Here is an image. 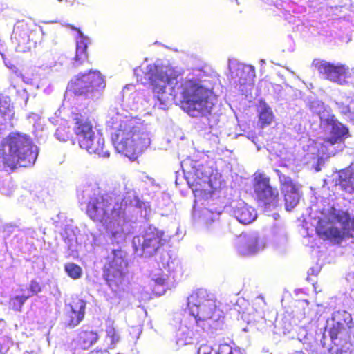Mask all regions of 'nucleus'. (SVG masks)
Returning a JSON list of instances; mask_svg holds the SVG:
<instances>
[{
    "mask_svg": "<svg viewBox=\"0 0 354 354\" xmlns=\"http://www.w3.org/2000/svg\"><path fill=\"white\" fill-rule=\"evenodd\" d=\"M142 73L151 87L154 106L166 109L174 100L192 117H205L210 114L214 104V79L201 69H194L183 78L172 67L160 60L134 69L137 76Z\"/></svg>",
    "mask_w": 354,
    "mask_h": 354,
    "instance_id": "1",
    "label": "nucleus"
},
{
    "mask_svg": "<svg viewBox=\"0 0 354 354\" xmlns=\"http://www.w3.org/2000/svg\"><path fill=\"white\" fill-rule=\"evenodd\" d=\"M80 198L87 203L86 214L93 221L101 223L110 235L112 243L122 244L128 234L131 232L134 218L133 212L140 209L141 215L147 217L151 212L148 203L139 200L136 192L126 189L124 196L115 192L102 194L96 185L84 187Z\"/></svg>",
    "mask_w": 354,
    "mask_h": 354,
    "instance_id": "2",
    "label": "nucleus"
},
{
    "mask_svg": "<svg viewBox=\"0 0 354 354\" xmlns=\"http://www.w3.org/2000/svg\"><path fill=\"white\" fill-rule=\"evenodd\" d=\"M106 125L116 151L122 155L141 153L151 144L150 127L136 117H132L119 103L111 105Z\"/></svg>",
    "mask_w": 354,
    "mask_h": 354,
    "instance_id": "3",
    "label": "nucleus"
},
{
    "mask_svg": "<svg viewBox=\"0 0 354 354\" xmlns=\"http://www.w3.org/2000/svg\"><path fill=\"white\" fill-rule=\"evenodd\" d=\"M187 308L196 326L203 330H216L222 324L223 312L214 295L205 289H198L187 297Z\"/></svg>",
    "mask_w": 354,
    "mask_h": 354,
    "instance_id": "4",
    "label": "nucleus"
},
{
    "mask_svg": "<svg viewBox=\"0 0 354 354\" xmlns=\"http://www.w3.org/2000/svg\"><path fill=\"white\" fill-rule=\"evenodd\" d=\"M316 230L321 238L341 244L343 241L354 238V218L332 207L319 220Z\"/></svg>",
    "mask_w": 354,
    "mask_h": 354,
    "instance_id": "5",
    "label": "nucleus"
},
{
    "mask_svg": "<svg viewBox=\"0 0 354 354\" xmlns=\"http://www.w3.org/2000/svg\"><path fill=\"white\" fill-rule=\"evenodd\" d=\"M326 327L333 344L330 350L336 354H350V338L354 335V322L351 314L345 310L335 312L327 322Z\"/></svg>",
    "mask_w": 354,
    "mask_h": 354,
    "instance_id": "6",
    "label": "nucleus"
},
{
    "mask_svg": "<svg viewBox=\"0 0 354 354\" xmlns=\"http://www.w3.org/2000/svg\"><path fill=\"white\" fill-rule=\"evenodd\" d=\"M71 118L73 122V131L78 138L79 145L90 153L95 155H110L109 151H104V140L99 138L94 142L93 125L86 115L72 111Z\"/></svg>",
    "mask_w": 354,
    "mask_h": 354,
    "instance_id": "7",
    "label": "nucleus"
},
{
    "mask_svg": "<svg viewBox=\"0 0 354 354\" xmlns=\"http://www.w3.org/2000/svg\"><path fill=\"white\" fill-rule=\"evenodd\" d=\"M106 86L104 77L98 71H89L79 73L68 84V88L75 95L96 100L100 98Z\"/></svg>",
    "mask_w": 354,
    "mask_h": 354,
    "instance_id": "8",
    "label": "nucleus"
},
{
    "mask_svg": "<svg viewBox=\"0 0 354 354\" xmlns=\"http://www.w3.org/2000/svg\"><path fill=\"white\" fill-rule=\"evenodd\" d=\"M326 121L330 127V136L325 141V145H322L317 151H315L317 146H309L312 150L307 155H335L342 152L344 148V140L351 136L348 127L334 117L327 119ZM311 145H317V142L312 141Z\"/></svg>",
    "mask_w": 354,
    "mask_h": 354,
    "instance_id": "9",
    "label": "nucleus"
},
{
    "mask_svg": "<svg viewBox=\"0 0 354 354\" xmlns=\"http://www.w3.org/2000/svg\"><path fill=\"white\" fill-rule=\"evenodd\" d=\"M40 33L44 35L42 27L38 28L32 22L17 21L13 28L11 41L17 52L26 53L40 41Z\"/></svg>",
    "mask_w": 354,
    "mask_h": 354,
    "instance_id": "10",
    "label": "nucleus"
},
{
    "mask_svg": "<svg viewBox=\"0 0 354 354\" xmlns=\"http://www.w3.org/2000/svg\"><path fill=\"white\" fill-rule=\"evenodd\" d=\"M228 69L230 85L245 97L251 95L255 77L254 67L241 63L236 59H229Z\"/></svg>",
    "mask_w": 354,
    "mask_h": 354,
    "instance_id": "11",
    "label": "nucleus"
},
{
    "mask_svg": "<svg viewBox=\"0 0 354 354\" xmlns=\"http://www.w3.org/2000/svg\"><path fill=\"white\" fill-rule=\"evenodd\" d=\"M164 232L154 226L149 225L142 234L134 236L132 241L135 252L139 257H150L165 244Z\"/></svg>",
    "mask_w": 354,
    "mask_h": 354,
    "instance_id": "12",
    "label": "nucleus"
},
{
    "mask_svg": "<svg viewBox=\"0 0 354 354\" xmlns=\"http://www.w3.org/2000/svg\"><path fill=\"white\" fill-rule=\"evenodd\" d=\"M127 266V253L120 247L112 248L104 264V276L109 286L118 287L122 283Z\"/></svg>",
    "mask_w": 354,
    "mask_h": 354,
    "instance_id": "13",
    "label": "nucleus"
},
{
    "mask_svg": "<svg viewBox=\"0 0 354 354\" xmlns=\"http://www.w3.org/2000/svg\"><path fill=\"white\" fill-rule=\"evenodd\" d=\"M1 155H39V147L25 133L12 132L1 140Z\"/></svg>",
    "mask_w": 354,
    "mask_h": 354,
    "instance_id": "14",
    "label": "nucleus"
},
{
    "mask_svg": "<svg viewBox=\"0 0 354 354\" xmlns=\"http://www.w3.org/2000/svg\"><path fill=\"white\" fill-rule=\"evenodd\" d=\"M254 189L259 202L266 209H274L278 205V191L270 185V178L263 172L254 174Z\"/></svg>",
    "mask_w": 354,
    "mask_h": 354,
    "instance_id": "15",
    "label": "nucleus"
},
{
    "mask_svg": "<svg viewBox=\"0 0 354 354\" xmlns=\"http://www.w3.org/2000/svg\"><path fill=\"white\" fill-rule=\"evenodd\" d=\"M319 73L326 80L339 85L345 84L348 77L349 68L340 62L331 63L320 59H315L312 62Z\"/></svg>",
    "mask_w": 354,
    "mask_h": 354,
    "instance_id": "16",
    "label": "nucleus"
},
{
    "mask_svg": "<svg viewBox=\"0 0 354 354\" xmlns=\"http://www.w3.org/2000/svg\"><path fill=\"white\" fill-rule=\"evenodd\" d=\"M275 172L278 176L281 191L284 196L286 209L291 210L298 204L300 200L299 187L293 183L290 177L283 174L281 171L276 169Z\"/></svg>",
    "mask_w": 354,
    "mask_h": 354,
    "instance_id": "17",
    "label": "nucleus"
},
{
    "mask_svg": "<svg viewBox=\"0 0 354 354\" xmlns=\"http://www.w3.org/2000/svg\"><path fill=\"white\" fill-rule=\"evenodd\" d=\"M266 246V240L253 232L240 236L238 251L242 255H252L262 251Z\"/></svg>",
    "mask_w": 354,
    "mask_h": 354,
    "instance_id": "18",
    "label": "nucleus"
},
{
    "mask_svg": "<svg viewBox=\"0 0 354 354\" xmlns=\"http://www.w3.org/2000/svg\"><path fill=\"white\" fill-rule=\"evenodd\" d=\"M198 158V156H186L180 161L182 169L184 171L194 174L203 183H207L211 181L210 171L204 167V161Z\"/></svg>",
    "mask_w": 354,
    "mask_h": 354,
    "instance_id": "19",
    "label": "nucleus"
},
{
    "mask_svg": "<svg viewBox=\"0 0 354 354\" xmlns=\"http://www.w3.org/2000/svg\"><path fill=\"white\" fill-rule=\"evenodd\" d=\"M232 215L243 225H248L257 218L255 209L249 206L243 201L234 202L232 204Z\"/></svg>",
    "mask_w": 354,
    "mask_h": 354,
    "instance_id": "20",
    "label": "nucleus"
},
{
    "mask_svg": "<svg viewBox=\"0 0 354 354\" xmlns=\"http://www.w3.org/2000/svg\"><path fill=\"white\" fill-rule=\"evenodd\" d=\"M72 30L77 31V35L75 37L76 40V53L74 58L73 65L74 66H78L81 65L88 58L87 48L88 44H91V39L87 36L84 35V33L75 26L68 24Z\"/></svg>",
    "mask_w": 354,
    "mask_h": 354,
    "instance_id": "21",
    "label": "nucleus"
},
{
    "mask_svg": "<svg viewBox=\"0 0 354 354\" xmlns=\"http://www.w3.org/2000/svg\"><path fill=\"white\" fill-rule=\"evenodd\" d=\"M37 156H0V169L13 170L17 167L32 166Z\"/></svg>",
    "mask_w": 354,
    "mask_h": 354,
    "instance_id": "22",
    "label": "nucleus"
},
{
    "mask_svg": "<svg viewBox=\"0 0 354 354\" xmlns=\"http://www.w3.org/2000/svg\"><path fill=\"white\" fill-rule=\"evenodd\" d=\"M70 310L67 312L66 324L70 328L77 326L84 319L86 302L80 299H75L69 305Z\"/></svg>",
    "mask_w": 354,
    "mask_h": 354,
    "instance_id": "23",
    "label": "nucleus"
},
{
    "mask_svg": "<svg viewBox=\"0 0 354 354\" xmlns=\"http://www.w3.org/2000/svg\"><path fill=\"white\" fill-rule=\"evenodd\" d=\"M335 109L348 122L354 124V98L341 95L334 100Z\"/></svg>",
    "mask_w": 354,
    "mask_h": 354,
    "instance_id": "24",
    "label": "nucleus"
},
{
    "mask_svg": "<svg viewBox=\"0 0 354 354\" xmlns=\"http://www.w3.org/2000/svg\"><path fill=\"white\" fill-rule=\"evenodd\" d=\"M335 185H339L341 189L348 193L354 192V165L341 170L333 178Z\"/></svg>",
    "mask_w": 354,
    "mask_h": 354,
    "instance_id": "25",
    "label": "nucleus"
},
{
    "mask_svg": "<svg viewBox=\"0 0 354 354\" xmlns=\"http://www.w3.org/2000/svg\"><path fill=\"white\" fill-rule=\"evenodd\" d=\"M201 330V328L196 327L191 319L189 326L183 325L180 327L177 333V344L179 346L192 344L197 338Z\"/></svg>",
    "mask_w": 354,
    "mask_h": 354,
    "instance_id": "26",
    "label": "nucleus"
},
{
    "mask_svg": "<svg viewBox=\"0 0 354 354\" xmlns=\"http://www.w3.org/2000/svg\"><path fill=\"white\" fill-rule=\"evenodd\" d=\"M77 229L72 226H68L65 228L62 236L66 244L68 254L69 256L75 257L78 255V251L81 247L78 243Z\"/></svg>",
    "mask_w": 354,
    "mask_h": 354,
    "instance_id": "27",
    "label": "nucleus"
},
{
    "mask_svg": "<svg viewBox=\"0 0 354 354\" xmlns=\"http://www.w3.org/2000/svg\"><path fill=\"white\" fill-rule=\"evenodd\" d=\"M99 339L98 334L93 330H80L75 341L82 349H88Z\"/></svg>",
    "mask_w": 354,
    "mask_h": 354,
    "instance_id": "28",
    "label": "nucleus"
},
{
    "mask_svg": "<svg viewBox=\"0 0 354 354\" xmlns=\"http://www.w3.org/2000/svg\"><path fill=\"white\" fill-rule=\"evenodd\" d=\"M161 263L164 268L167 269L169 272L181 274V263L180 259L177 257H172L168 253H166L163 254Z\"/></svg>",
    "mask_w": 354,
    "mask_h": 354,
    "instance_id": "29",
    "label": "nucleus"
},
{
    "mask_svg": "<svg viewBox=\"0 0 354 354\" xmlns=\"http://www.w3.org/2000/svg\"><path fill=\"white\" fill-rule=\"evenodd\" d=\"M50 122L53 124H57L60 122L59 127L57 129L55 136L59 141H66L71 137L70 128L66 125V121L62 118L60 120L55 119V118H50Z\"/></svg>",
    "mask_w": 354,
    "mask_h": 354,
    "instance_id": "30",
    "label": "nucleus"
},
{
    "mask_svg": "<svg viewBox=\"0 0 354 354\" xmlns=\"http://www.w3.org/2000/svg\"><path fill=\"white\" fill-rule=\"evenodd\" d=\"M298 339L303 344L306 351L314 353L317 350V342L312 334H308L306 330H302L299 333Z\"/></svg>",
    "mask_w": 354,
    "mask_h": 354,
    "instance_id": "31",
    "label": "nucleus"
},
{
    "mask_svg": "<svg viewBox=\"0 0 354 354\" xmlns=\"http://www.w3.org/2000/svg\"><path fill=\"white\" fill-rule=\"evenodd\" d=\"M0 118L5 122L10 120L14 115L8 96L0 95Z\"/></svg>",
    "mask_w": 354,
    "mask_h": 354,
    "instance_id": "32",
    "label": "nucleus"
},
{
    "mask_svg": "<svg viewBox=\"0 0 354 354\" xmlns=\"http://www.w3.org/2000/svg\"><path fill=\"white\" fill-rule=\"evenodd\" d=\"M166 275L163 274L160 270L157 273L151 274V281L154 282L153 291L155 293L162 295L165 292Z\"/></svg>",
    "mask_w": 354,
    "mask_h": 354,
    "instance_id": "33",
    "label": "nucleus"
},
{
    "mask_svg": "<svg viewBox=\"0 0 354 354\" xmlns=\"http://www.w3.org/2000/svg\"><path fill=\"white\" fill-rule=\"evenodd\" d=\"M274 241L280 245H285L288 241V236L283 225L276 223L272 228Z\"/></svg>",
    "mask_w": 354,
    "mask_h": 354,
    "instance_id": "34",
    "label": "nucleus"
},
{
    "mask_svg": "<svg viewBox=\"0 0 354 354\" xmlns=\"http://www.w3.org/2000/svg\"><path fill=\"white\" fill-rule=\"evenodd\" d=\"M273 118L272 109L266 104L261 105L259 112V122L261 123L262 127L264 125L270 124Z\"/></svg>",
    "mask_w": 354,
    "mask_h": 354,
    "instance_id": "35",
    "label": "nucleus"
},
{
    "mask_svg": "<svg viewBox=\"0 0 354 354\" xmlns=\"http://www.w3.org/2000/svg\"><path fill=\"white\" fill-rule=\"evenodd\" d=\"M30 297L29 294H21L11 297L9 301V308L15 311H21L23 305Z\"/></svg>",
    "mask_w": 354,
    "mask_h": 354,
    "instance_id": "36",
    "label": "nucleus"
},
{
    "mask_svg": "<svg viewBox=\"0 0 354 354\" xmlns=\"http://www.w3.org/2000/svg\"><path fill=\"white\" fill-rule=\"evenodd\" d=\"M329 156H313L311 160L308 162L310 168L315 169V171H319L324 167L326 162L328 161Z\"/></svg>",
    "mask_w": 354,
    "mask_h": 354,
    "instance_id": "37",
    "label": "nucleus"
},
{
    "mask_svg": "<svg viewBox=\"0 0 354 354\" xmlns=\"http://www.w3.org/2000/svg\"><path fill=\"white\" fill-rule=\"evenodd\" d=\"M64 270L67 274L73 279H80L82 275V268L74 263H66Z\"/></svg>",
    "mask_w": 354,
    "mask_h": 354,
    "instance_id": "38",
    "label": "nucleus"
},
{
    "mask_svg": "<svg viewBox=\"0 0 354 354\" xmlns=\"http://www.w3.org/2000/svg\"><path fill=\"white\" fill-rule=\"evenodd\" d=\"M220 354H245L244 351L239 347H232L229 344H222L219 346Z\"/></svg>",
    "mask_w": 354,
    "mask_h": 354,
    "instance_id": "39",
    "label": "nucleus"
},
{
    "mask_svg": "<svg viewBox=\"0 0 354 354\" xmlns=\"http://www.w3.org/2000/svg\"><path fill=\"white\" fill-rule=\"evenodd\" d=\"M106 337H109L111 340L109 348H113L115 344L119 341V337L116 334L115 330L112 327L107 328Z\"/></svg>",
    "mask_w": 354,
    "mask_h": 354,
    "instance_id": "40",
    "label": "nucleus"
},
{
    "mask_svg": "<svg viewBox=\"0 0 354 354\" xmlns=\"http://www.w3.org/2000/svg\"><path fill=\"white\" fill-rule=\"evenodd\" d=\"M197 354H220L218 351L213 349L210 346L201 345L198 349Z\"/></svg>",
    "mask_w": 354,
    "mask_h": 354,
    "instance_id": "41",
    "label": "nucleus"
},
{
    "mask_svg": "<svg viewBox=\"0 0 354 354\" xmlns=\"http://www.w3.org/2000/svg\"><path fill=\"white\" fill-rule=\"evenodd\" d=\"M6 66L11 69L12 72L13 73H15L16 76L21 77L24 82H25L26 84H32V79H30L29 77H26L24 75H23L21 72L16 66H9L7 64H6Z\"/></svg>",
    "mask_w": 354,
    "mask_h": 354,
    "instance_id": "42",
    "label": "nucleus"
},
{
    "mask_svg": "<svg viewBox=\"0 0 354 354\" xmlns=\"http://www.w3.org/2000/svg\"><path fill=\"white\" fill-rule=\"evenodd\" d=\"M1 192L6 196H11L13 192V185L10 181H5Z\"/></svg>",
    "mask_w": 354,
    "mask_h": 354,
    "instance_id": "43",
    "label": "nucleus"
},
{
    "mask_svg": "<svg viewBox=\"0 0 354 354\" xmlns=\"http://www.w3.org/2000/svg\"><path fill=\"white\" fill-rule=\"evenodd\" d=\"M41 290V286L39 283L35 281H31L30 286H29V291L32 293L30 295L32 296L34 295L37 294Z\"/></svg>",
    "mask_w": 354,
    "mask_h": 354,
    "instance_id": "44",
    "label": "nucleus"
},
{
    "mask_svg": "<svg viewBox=\"0 0 354 354\" xmlns=\"http://www.w3.org/2000/svg\"><path fill=\"white\" fill-rule=\"evenodd\" d=\"M194 180L196 181V187L192 188V190L198 191L200 189H206L207 187L210 186L209 185L210 181L207 183H204L201 180H199L198 179H197L196 178H195Z\"/></svg>",
    "mask_w": 354,
    "mask_h": 354,
    "instance_id": "45",
    "label": "nucleus"
},
{
    "mask_svg": "<svg viewBox=\"0 0 354 354\" xmlns=\"http://www.w3.org/2000/svg\"><path fill=\"white\" fill-rule=\"evenodd\" d=\"M27 118L29 120L30 122L34 123L33 126L35 128H36L37 123L40 120L39 115L35 113H30L28 114Z\"/></svg>",
    "mask_w": 354,
    "mask_h": 354,
    "instance_id": "46",
    "label": "nucleus"
},
{
    "mask_svg": "<svg viewBox=\"0 0 354 354\" xmlns=\"http://www.w3.org/2000/svg\"><path fill=\"white\" fill-rule=\"evenodd\" d=\"M203 214L205 217H209V216H211V220L212 221L215 220L216 218V217L218 216V214H213L210 211H209L208 209H205L203 212Z\"/></svg>",
    "mask_w": 354,
    "mask_h": 354,
    "instance_id": "47",
    "label": "nucleus"
},
{
    "mask_svg": "<svg viewBox=\"0 0 354 354\" xmlns=\"http://www.w3.org/2000/svg\"><path fill=\"white\" fill-rule=\"evenodd\" d=\"M134 90V86L133 85H127L122 90V97H124V95L126 94H127V91H133Z\"/></svg>",
    "mask_w": 354,
    "mask_h": 354,
    "instance_id": "48",
    "label": "nucleus"
},
{
    "mask_svg": "<svg viewBox=\"0 0 354 354\" xmlns=\"http://www.w3.org/2000/svg\"><path fill=\"white\" fill-rule=\"evenodd\" d=\"M314 104H317V107L319 109V110L317 111V113L319 116V118L321 120H323V118L322 116L320 115V110L323 108V103L322 102H313L312 105H311V108L313 109Z\"/></svg>",
    "mask_w": 354,
    "mask_h": 354,
    "instance_id": "49",
    "label": "nucleus"
},
{
    "mask_svg": "<svg viewBox=\"0 0 354 354\" xmlns=\"http://www.w3.org/2000/svg\"><path fill=\"white\" fill-rule=\"evenodd\" d=\"M7 128V122L3 121L2 118H0V135L2 133L3 131H5Z\"/></svg>",
    "mask_w": 354,
    "mask_h": 354,
    "instance_id": "50",
    "label": "nucleus"
},
{
    "mask_svg": "<svg viewBox=\"0 0 354 354\" xmlns=\"http://www.w3.org/2000/svg\"><path fill=\"white\" fill-rule=\"evenodd\" d=\"M5 338H0V353H2L3 350H7L8 347L4 346Z\"/></svg>",
    "mask_w": 354,
    "mask_h": 354,
    "instance_id": "51",
    "label": "nucleus"
},
{
    "mask_svg": "<svg viewBox=\"0 0 354 354\" xmlns=\"http://www.w3.org/2000/svg\"><path fill=\"white\" fill-rule=\"evenodd\" d=\"M248 138L252 142H253L254 144L256 143L255 140L257 138V136L253 132H249L247 136Z\"/></svg>",
    "mask_w": 354,
    "mask_h": 354,
    "instance_id": "52",
    "label": "nucleus"
},
{
    "mask_svg": "<svg viewBox=\"0 0 354 354\" xmlns=\"http://www.w3.org/2000/svg\"><path fill=\"white\" fill-rule=\"evenodd\" d=\"M21 97L24 99L25 105H26L28 100V95L26 90H23Z\"/></svg>",
    "mask_w": 354,
    "mask_h": 354,
    "instance_id": "53",
    "label": "nucleus"
},
{
    "mask_svg": "<svg viewBox=\"0 0 354 354\" xmlns=\"http://www.w3.org/2000/svg\"><path fill=\"white\" fill-rule=\"evenodd\" d=\"M317 274V271L315 270L314 268H311L308 270V274L310 275V274Z\"/></svg>",
    "mask_w": 354,
    "mask_h": 354,
    "instance_id": "54",
    "label": "nucleus"
},
{
    "mask_svg": "<svg viewBox=\"0 0 354 354\" xmlns=\"http://www.w3.org/2000/svg\"><path fill=\"white\" fill-rule=\"evenodd\" d=\"M65 1L69 6H73L75 3V0H65Z\"/></svg>",
    "mask_w": 354,
    "mask_h": 354,
    "instance_id": "55",
    "label": "nucleus"
},
{
    "mask_svg": "<svg viewBox=\"0 0 354 354\" xmlns=\"http://www.w3.org/2000/svg\"><path fill=\"white\" fill-rule=\"evenodd\" d=\"M263 1H265L266 3L271 4L272 3H275L277 1V0H262Z\"/></svg>",
    "mask_w": 354,
    "mask_h": 354,
    "instance_id": "56",
    "label": "nucleus"
},
{
    "mask_svg": "<svg viewBox=\"0 0 354 354\" xmlns=\"http://www.w3.org/2000/svg\"><path fill=\"white\" fill-rule=\"evenodd\" d=\"M131 162H133L136 160L137 156H128Z\"/></svg>",
    "mask_w": 354,
    "mask_h": 354,
    "instance_id": "57",
    "label": "nucleus"
},
{
    "mask_svg": "<svg viewBox=\"0 0 354 354\" xmlns=\"http://www.w3.org/2000/svg\"><path fill=\"white\" fill-rule=\"evenodd\" d=\"M57 21H43V23L44 24H53V23H57Z\"/></svg>",
    "mask_w": 354,
    "mask_h": 354,
    "instance_id": "58",
    "label": "nucleus"
},
{
    "mask_svg": "<svg viewBox=\"0 0 354 354\" xmlns=\"http://www.w3.org/2000/svg\"><path fill=\"white\" fill-rule=\"evenodd\" d=\"M138 94H139L138 93H137V92H136V91H135V92H133V93H131V95H132V97L134 98L135 97H136L137 95H138Z\"/></svg>",
    "mask_w": 354,
    "mask_h": 354,
    "instance_id": "59",
    "label": "nucleus"
},
{
    "mask_svg": "<svg viewBox=\"0 0 354 354\" xmlns=\"http://www.w3.org/2000/svg\"><path fill=\"white\" fill-rule=\"evenodd\" d=\"M273 216H274V218L276 220L277 218L279 216V215L278 214H274Z\"/></svg>",
    "mask_w": 354,
    "mask_h": 354,
    "instance_id": "60",
    "label": "nucleus"
},
{
    "mask_svg": "<svg viewBox=\"0 0 354 354\" xmlns=\"http://www.w3.org/2000/svg\"><path fill=\"white\" fill-rule=\"evenodd\" d=\"M281 88V86H279V85H277V87H276V89L280 90Z\"/></svg>",
    "mask_w": 354,
    "mask_h": 354,
    "instance_id": "61",
    "label": "nucleus"
},
{
    "mask_svg": "<svg viewBox=\"0 0 354 354\" xmlns=\"http://www.w3.org/2000/svg\"><path fill=\"white\" fill-rule=\"evenodd\" d=\"M263 301L261 298H257L256 299V301Z\"/></svg>",
    "mask_w": 354,
    "mask_h": 354,
    "instance_id": "62",
    "label": "nucleus"
},
{
    "mask_svg": "<svg viewBox=\"0 0 354 354\" xmlns=\"http://www.w3.org/2000/svg\"><path fill=\"white\" fill-rule=\"evenodd\" d=\"M261 64H262L266 63V62H265V60H264V59H261Z\"/></svg>",
    "mask_w": 354,
    "mask_h": 354,
    "instance_id": "63",
    "label": "nucleus"
},
{
    "mask_svg": "<svg viewBox=\"0 0 354 354\" xmlns=\"http://www.w3.org/2000/svg\"><path fill=\"white\" fill-rule=\"evenodd\" d=\"M59 1H62V0H58Z\"/></svg>",
    "mask_w": 354,
    "mask_h": 354,
    "instance_id": "64",
    "label": "nucleus"
}]
</instances>
